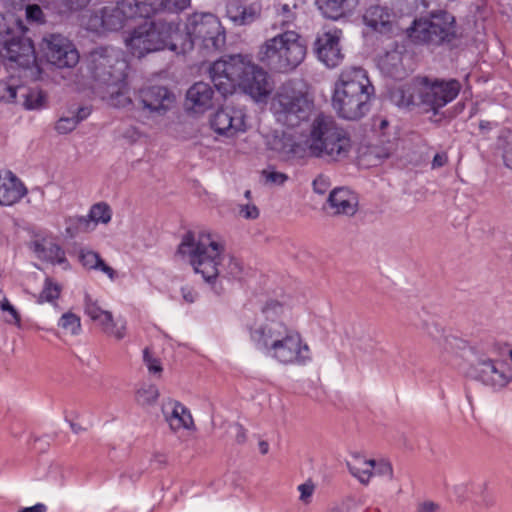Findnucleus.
I'll list each match as a JSON object with an SVG mask.
<instances>
[{
	"label": "nucleus",
	"instance_id": "f257e3e1",
	"mask_svg": "<svg viewBox=\"0 0 512 512\" xmlns=\"http://www.w3.org/2000/svg\"><path fill=\"white\" fill-rule=\"evenodd\" d=\"M285 307L277 302H267L249 335L256 349L283 365H306L311 360L308 344L300 333L283 321Z\"/></svg>",
	"mask_w": 512,
	"mask_h": 512
},
{
	"label": "nucleus",
	"instance_id": "f03ea898",
	"mask_svg": "<svg viewBox=\"0 0 512 512\" xmlns=\"http://www.w3.org/2000/svg\"><path fill=\"white\" fill-rule=\"evenodd\" d=\"M307 132L301 141L284 135L276 142L274 149L285 160L311 156L339 162L348 158L352 149L351 138L332 116L317 114L308 125Z\"/></svg>",
	"mask_w": 512,
	"mask_h": 512
},
{
	"label": "nucleus",
	"instance_id": "7ed1b4c3",
	"mask_svg": "<svg viewBox=\"0 0 512 512\" xmlns=\"http://www.w3.org/2000/svg\"><path fill=\"white\" fill-rule=\"evenodd\" d=\"M178 253L188 256L196 273L220 295L225 291L224 280H241L244 274L242 262L225 253L224 243L209 232H201L197 238L192 233L183 236Z\"/></svg>",
	"mask_w": 512,
	"mask_h": 512
},
{
	"label": "nucleus",
	"instance_id": "20e7f679",
	"mask_svg": "<svg viewBox=\"0 0 512 512\" xmlns=\"http://www.w3.org/2000/svg\"><path fill=\"white\" fill-rule=\"evenodd\" d=\"M210 78L216 90L223 96L232 94L240 87L256 101L266 100L274 89V83L262 67L247 56L230 55L215 61L209 68Z\"/></svg>",
	"mask_w": 512,
	"mask_h": 512
},
{
	"label": "nucleus",
	"instance_id": "39448f33",
	"mask_svg": "<svg viewBox=\"0 0 512 512\" xmlns=\"http://www.w3.org/2000/svg\"><path fill=\"white\" fill-rule=\"evenodd\" d=\"M374 87L367 72L356 66L343 69L335 82L332 105L339 117L359 120L370 110Z\"/></svg>",
	"mask_w": 512,
	"mask_h": 512
},
{
	"label": "nucleus",
	"instance_id": "423d86ee",
	"mask_svg": "<svg viewBox=\"0 0 512 512\" xmlns=\"http://www.w3.org/2000/svg\"><path fill=\"white\" fill-rule=\"evenodd\" d=\"M259 60L271 70L287 73L297 68L306 56V44L294 30L278 31L259 49Z\"/></svg>",
	"mask_w": 512,
	"mask_h": 512
},
{
	"label": "nucleus",
	"instance_id": "0eeeda50",
	"mask_svg": "<svg viewBox=\"0 0 512 512\" xmlns=\"http://www.w3.org/2000/svg\"><path fill=\"white\" fill-rule=\"evenodd\" d=\"M151 7L139 0H118L91 11L84 22L86 29L93 32L118 31L128 20L150 17Z\"/></svg>",
	"mask_w": 512,
	"mask_h": 512
},
{
	"label": "nucleus",
	"instance_id": "6e6552de",
	"mask_svg": "<svg viewBox=\"0 0 512 512\" xmlns=\"http://www.w3.org/2000/svg\"><path fill=\"white\" fill-rule=\"evenodd\" d=\"M271 109L281 124L294 128L306 122L313 109V101L308 94L294 83L283 84L277 90Z\"/></svg>",
	"mask_w": 512,
	"mask_h": 512
},
{
	"label": "nucleus",
	"instance_id": "1a4fd4ad",
	"mask_svg": "<svg viewBox=\"0 0 512 512\" xmlns=\"http://www.w3.org/2000/svg\"><path fill=\"white\" fill-rule=\"evenodd\" d=\"M409 36L415 42L434 46L450 43L457 36L455 17L444 10L432 12L428 18L414 21Z\"/></svg>",
	"mask_w": 512,
	"mask_h": 512
},
{
	"label": "nucleus",
	"instance_id": "9d476101",
	"mask_svg": "<svg viewBox=\"0 0 512 512\" xmlns=\"http://www.w3.org/2000/svg\"><path fill=\"white\" fill-rule=\"evenodd\" d=\"M183 34L189 37L191 49L194 42L208 52L220 51L226 43V32L220 19L212 13H193L187 18Z\"/></svg>",
	"mask_w": 512,
	"mask_h": 512
},
{
	"label": "nucleus",
	"instance_id": "9b49d317",
	"mask_svg": "<svg viewBox=\"0 0 512 512\" xmlns=\"http://www.w3.org/2000/svg\"><path fill=\"white\" fill-rule=\"evenodd\" d=\"M127 62L121 52L111 47H99L91 51L87 57V69L91 77L98 83V88L126 79Z\"/></svg>",
	"mask_w": 512,
	"mask_h": 512
},
{
	"label": "nucleus",
	"instance_id": "f8f14e48",
	"mask_svg": "<svg viewBox=\"0 0 512 512\" xmlns=\"http://www.w3.org/2000/svg\"><path fill=\"white\" fill-rule=\"evenodd\" d=\"M461 84L455 79H430L419 77L418 98L420 107L426 112L437 114L459 94Z\"/></svg>",
	"mask_w": 512,
	"mask_h": 512
},
{
	"label": "nucleus",
	"instance_id": "ddd939ff",
	"mask_svg": "<svg viewBox=\"0 0 512 512\" xmlns=\"http://www.w3.org/2000/svg\"><path fill=\"white\" fill-rule=\"evenodd\" d=\"M152 40L159 42L155 44L157 51L168 49L177 54L186 53L191 50L189 37L183 34L180 24L177 22L153 21L146 22Z\"/></svg>",
	"mask_w": 512,
	"mask_h": 512
},
{
	"label": "nucleus",
	"instance_id": "4468645a",
	"mask_svg": "<svg viewBox=\"0 0 512 512\" xmlns=\"http://www.w3.org/2000/svg\"><path fill=\"white\" fill-rule=\"evenodd\" d=\"M42 50L47 61L58 68H72L79 62V53L74 44L60 34L44 37Z\"/></svg>",
	"mask_w": 512,
	"mask_h": 512
},
{
	"label": "nucleus",
	"instance_id": "2eb2a0df",
	"mask_svg": "<svg viewBox=\"0 0 512 512\" xmlns=\"http://www.w3.org/2000/svg\"><path fill=\"white\" fill-rule=\"evenodd\" d=\"M85 314L96 322L104 333L121 340L126 335V321L118 318L114 320L110 311L102 309L97 300H94L89 294L84 297Z\"/></svg>",
	"mask_w": 512,
	"mask_h": 512
},
{
	"label": "nucleus",
	"instance_id": "dca6fc26",
	"mask_svg": "<svg viewBox=\"0 0 512 512\" xmlns=\"http://www.w3.org/2000/svg\"><path fill=\"white\" fill-rule=\"evenodd\" d=\"M476 379L494 391L504 389L511 381L512 374L506 364L492 359H483L477 363Z\"/></svg>",
	"mask_w": 512,
	"mask_h": 512
},
{
	"label": "nucleus",
	"instance_id": "f3484780",
	"mask_svg": "<svg viewBox=\"0 0 512 512\" xmlns=\"http://www.w3.org/2000/svg\"><path fill=\"white\" fill-rule=\"evenodd\" d=\"M211 127L220 135L233 137L246 131V114L244 108L226 106L219 109L211 120Z\"/></svg>",
	"mask_w": 512,
	"mask_h": 512
},
{
	"label": "nucleus",
	"instance_id": "a211bd4d",
	"mask_svg": "<svg viewBox=\"0 0 512 512\" xmlns=\"http://www.w3.org/2000/svg\"><path fill=\"white\" fill-rule=\"evenodd\" d=\"M139 99L150 114L163 116L174 108L176 97L167 87L149 86L140 89Z\"/></svg>",
	"mask_w": 512,
	"mask_h": 512
},
{
	"label": "nucleus",
	"instance_id": "6ab92c4d",
	"mask_svg": "<svg viewBox=\"0 0 512 512\" xmlns=\"http://www.w3.org/2000/svg\"><path fill=\"white\" fill-rule=\"evenodd\" d=\"M0 55L20 67H29L35 62V51L32 41L26 37H11L6 40Z\"/></svg>",
	"mask_w": 512,
	"mask_h": 512
},
{
	"label": "nucleus",
	"instance_id": "aec40b11",
	"mask_svg": "<svg viewBox=\"0 0 512 512\" xmlns=\"http://www.w3.org/2000/svg\"><path fill=\"white\" fill-rule=\"evenodd\" d=\"M262 13L260 2L229 0L226 3V16L237 26H246L258 20Z\"/></svg>",
	"mask_w": 512,
	"mask_h": 512
},
{
	"label": "nucleus",
	"instance_id": "412c9836",
	"mask_svg": "<svg viewBox=\"0 0 512 512\" xmlns=\"http://www.w3.org/2000/svg\"><path fill=\"white\" fill-rule=\"evenodd\" d=\"M339 40L336 31H329L319 35L315 41V52L318 59L329 68L339 65L343 58Z\"/></svg>",
	"mask_w": 512,
	"mask_h": 512
},
{
	"label": "nucleus",
	"instance_id": "4be33fe9",
	"mask_svg": "<svg viewBox=\"0 0 512 512\" xmlns=\"http://www.w3.org/2000/svg\"><path fill=\"white\" fill-rule=\"evenodd\" d=\"M328 208L333 215L353 216L359 205L358 196L348 188H335L327 199Z\"/></svg>",
	"mask_w": 512,
	"mask_h": 512
},
{
	"label": "nucleus",
	"instance_id": "5701e85b",
	"mask_svg": "<svg viewBox=\"0 0 512 512\" xmlns=\"http://www.w3.org/2000/svg\"><path fill=\"white\" fill-rule=\"evenodd\" d=\"M27 193L21 180L11 171L0 173V205L11 206L19 202Z\"/></svg>",
	"mask_w": 512,
	"mask_h": 512
},
{
	"label": "nucleus",
	"instance_id": "b1692460",
	"mask_svg": "<svg viewBox=\"0 0 512 512\" xmlns=\"http://www.w3.org/2000/svg\"><path fill=\"white\" fill-rule=\"evenodd\" d=\"M162 412L171 430L190 429L194 422L189 410L178 401H168L162 405Z\"/></svg>",
	"mask_w": 512,
	"mask_h": 512
},
{
	"label": "nucleus",
	"instance_id": "393cba45",
	"mask_svg": "<svg viewBox=\"0 0 512 512\" xmlns=\"http://www.w3.org/2000/svg\"><path fill=\"white\" fill-rule=\"evenodd\" d=\"M155 44H159V42H154V40L151 39L146 23L135 28L130 37L126 39V46L129 48L130 52L138 58H142L148 53L157 51Z\"/></svg>",
	"mask_w": 512,
	"mask_h": 512
},
{
	"label": "nucleus",
	"instance_id": "a878e982",
	"mask_svg": "<svg viewBox=\"0 0 512 512\" xmlns=\"http://www.w3.org/2000/svg\"><path fill=\"white\" fill-rule=\"evenodd\" d=\"M99 89L101 98L113 107H126L132 103L126 79L108 83Z\"/></svg>",
	"mask_w": 512,
	"mask_h": 512
},
{
	"label": "nucleus",
	"instance_id": "bb28decb",
	"mask_svg": "<svg viewBox=\"0 0 512 512\" xmlns=\"http://www.w3.org/2000/svg\"><path fill=\"white\" fill-rule=\"evenodd\" d=\"M418 87L419 77L414 79L411 83L391 88L389 91V99L394 105L398 107H420V99L418 98Z\"/></svg>",
	"mask_w": 512,
	"mask_h": 512
},
{
	"label": "nucleus",
	"instance_id": "cd10ccee",
	"mask_svg": "<svg viewBox=\"0 0 512 512\" xmlns=\"http://www.w3.org/2000/svg\"><path fill=\"white\" fill-rule=\"evenodd\" d=\"M380 71L391 78L402 79L406 75V69L403 64V51L398 48L386 51L378 59Z\"/></svg>",
	"mask_w": 512,
	"mask_h": 512
},
{
	"label": "nucleus",
	"instance_id": "c85d7f7f",
	"mask_svg": "<svg viewBox=\"0 0 512 512\" xmlns=\"http://www.w3.org/2000/svg\"><path fill=\"white\" fill-rule=\"evenodd\" d=\"M214 91L212 87L205 82H197L187 91V102L191 104L196 111H204L212 107Z\"/></svg>",
	"mask_w": 512,
	"mask_h": 512
},
{
	"label": "nucleus",
	"instance_id": "c756f323",
	"mask_svg": "<svg viewBox=\"0 0 512 512\" xmlns=\"http://www.w3.org/2000/svg\"><path fill=\"white\" fill-rule=\"evenodd\" d=\"M390 18L391 15L389 10L380 5L369 6L363 14L364 23L373 30L380 32L389 29L391 24Z\"/></svg>",
	"mask_w": 512,
	"mask_h": 512
},
{
	"label": "nucleus",
	"instance_id": "7c9ffc66",
	"mask_svg": "<svg viewBox=\"0 0 512 512\" xmlns=\"http://www.w3.org/2000/svg\"><path fill=\"white\" fill-rule=\"evenodd\" d=\"M33 250L39 259L51 263L62 264L66 262L64 250L56 243L48 240L34 241Z\"/></svg>",
	"mask_w": 512,
	"mask_h": 512
},
{
	"label": "nucleus",
	"instance_id": "2f4dec72",
	"mask_svg": "<svg viewBox=\"0 0 512 512\" xmlns=\"http://www.w3.org/2000/svg\"><path fill=\"white\" fill-rule=\"evenodd\" d=\"M358 3L359 0H325L321 10L325 17L337 20L351 13Z\"/></svg>",
	"mask_w": 512,
	"mask_h": 512
},
{
	"label": "nucleus",
	"instance_id": "473e14b6",
	"mask_svg": "<svg viewBox=\"0 0 512 512\" xmlns=\"http://www.w3.org/2000/svg\"><path fill=\"white\" fill-rule=\"evenodd\" d=\"M375 460H366L362 456L355 454L352 460L347 462L350 473L356 477L362 484H368L373 475Z\"/></svg>",
	"mask_w": 512,
	"mask_h": 512
},
{
	"label": "nucleus",
	"instance_id": "72a5a7b5",
	"mask_svg": "<svg viewBox=\"0 0 512 512\" xmlns=\"http://www.w3.org/2000/svg\"><path fill=\"white\" fill-rule=\"evenodd\" d=\"M79 259L82 265L87 269L100 270L105 273L111 280L117 276L116 271L108 266L100 255L92 250H81Z\"/></svg>",
	"mask_w": 512,
	"mask_h": 512
},
{
	"label": "nucleus",
	"instance_id": "f704fd0d",
	"mask_svg": "<svg viewBox=\"0 0 512 512\" xmlns=\"http://www.w3.org/2000/svg\"><path fill=\"white\" fill-rule=\"evenodd\" d=\"M90 109L88 107H80L76 113H72L71 116L61 117L55 124V130L59 134H68L72 132L77 125L85 120L90 115Z\"/></svg>",
	"mask_w": 512,
	"mask_h": 512
},
{
	"label": "nucleus",
	"instance_id": "c9c22d12",
	"mask_svg": "<svg viewBox=\"0 0 512 512\" xmlns=\"http://www.w3.org/2000/svg\"><path fill=\"white\" fill-rule=\"evenodd\" d=\"M191 5V0H152L148 3L151 7V14L154 13H170L178 14Z\"/></svg>",
	"mask_w": 512,
	"mask_h": 512
},
{
	"label": "nucleus",
	"instance_id": "e433bc0d",
	"mask_svg": "<svg viewBox=\"0 0 512 512\" xmlns=\"http://www.w3.org/2000/svg\"><path fill=\"white\" fill-rule=\"evenodd\" d=\"M296 19L295 12L290 8L288 4H282L277 7V15L272 29L278 31L292 30L291 26L294 24Z\"/></svg>",
	"mask_w": 512,
	"mask_h": 512
},
{
	"label": "nucleus",
	"instance_id": "4c0bfd02",
	"mask_svg": "<svg viewBox=\"0 0 512 512\" xmlns=\"http://www.w3.org/2000/svg\"><path fill=\"white\" fill-rule=\"evenodd\" d=\"M23 96V105L27 110H39L46 107V94L40 89H29Z\"/></svg>",
	"mask_w": 512,
	"mask_h": 512
},
{
	"label": "nucleus",
	"instance_id": "58836bf2",
	"mask_svg": "<svg viewBox=\"0 0 512 512\" xmlns=\"http://www.w3.org/2000/svg\"><path fill=\"white\" fill-rule=\"evenodd\" d=\"M396 149V145L392 141H388L383 145H371L367 148L366 156L370 158H374L375 162L373 165H377V162H380L386 158H388Z\"/></svg>",
	"mask_w": 512,
	"mask_h": 512
},
{
	"label": "nucleus",
	"instance_id": "ea45409f",
	"mask_svg": "<svg viewBox=\"0 0 512 512\" xmlns=\"http://www.w3.org/2000/svg\"><path fill=\"white\" fill-rule=\"evenodd\" d=\"M70 225L66 228L71 236L79 232H89L95 228L89 214L87 216H75L69 218Z\"/></svg>",
	"mask_w": 512,
	"mask_h": 512
},
{
	"label": "nucleus",
	"instance_id": "a19ab883",
	"mask_svg": "<svg viewBox=\"0 0 512 512\" xmlns=\"http://www.w3.org/2000/svg\"><path fill=\"white\" fill-rule=\"evenodd\" d=\"M159 397V391L155 385H148L139 388L136 392V402L141 406L153 405Z\"/></svg>",
	"mask_w": 512,
	"mask_h": 512
},
{
	"label": "nucleus",
	"instance_id": "79ce46f5",
	"mask_svg": "<svg viewBox=\"0 0 512 512\" xmlns=\"http://www.w3.org/2000/svg\"><path fill=\"white\" fill-rule=\"evenodd\" d=\"M58 326L71 335H78L81 331L80 318L72 312L64 313L59 319Z\"/></svg>",
	"mask_w": 512,
	"mask_h": 512
},
{
	"label": "nucleus",
	"instance_id": "37998d69",
	"mask_svg": "<svg viewBox=\"0 0 512 512\" xmlns=\"http://www.w3.org/2000/svg\"><path fill=\"white\" fill-rule=\"evenodd\" d=\"M89 216L94 226L98 223L107 224L111 220V210L107 204L97 203L91 207Z\"/></svg>",
	"mask_w": 512,
	"mask_h": 512
},
{
	"label": "nucleus",
	"instance_id": "c03bdc74",
	"mask_svg": "<svg viewBox=\"0 0 512 512\" xmlns=\"http://www.w3.org/2000/svg\"><path fill=\"white\" fill-rule=\"evenodd\" d=\"M61 292V287L53 282L52 279L46 278L44 282L43 290L41 291L38 302H52L59 298Z\"/></svg>",
	"mask_w": 512,
	"mask_h": 512
},
{
	"label": "nucleus",
	"instance_id": "a18cd8bd",
	"mask_svg": "<svg viewBox=\"0 0 512 512\" xmlns=\"http://www.w3.org/2000/svg\"><path fill=\"white\" fill-rule=\"evenodd\" d=\"M0 310L7 313L5 321L18 327L21 325V317L16 308L9 302L6 296L0 298Z\"/></svg>",
	"mask_w": 512,
	"mask_h": 512
},
{
	"label": "nucleus",
	"instance_id": "49530a36",
	"mask_svg": "<svg viewBox=\"0 0 512 512\" xmlns=\"http://www.w3.org/2000/svg\"><path fill=\"white\" fill-rule=\"evenodd\" d=\"M427 333L433 340L438 343L439 346L443 347L444 349H447V346L451 345L452 341L455 340L454 338L445 336L443 330L436 324L428 325Z\"/></svg>",
	"mask_w": 512,
	"mask_h": 512
},
{
	"label": "nucleus",
	"instance_id": "de8ad7c7",
	"mask_svg": "<svg viewBox=\"0 0 512 512\" xmlns=\"http://www.w3.org/2000/svg\"><path fill=\"white\" fill-rule=\"evenodd\" d=\"M60 13H68L85 8L90 0H56Z\"/></svg>",
	"mask_w": 512,
	"mask_h": 512
},
{
	"label": "nucleus",
	"instance_id": "09e8293b",
	"mask_svg": "<svg viewBox=\"0 0 512 512\" xmlns=\"http://www.w3.org/2000/svg\"><path fill=\"white\" fill-rule=\"evenodd\" d=\"M262 176L265 178L266 183L271 185L280 186L288 180V176L285 173L276 171L272 167H268L267 169L263 170Z\"/></svg>",
	"mask_w": 512,
	"mask_h": 512
},
{
	"label": "nucleus",
	"instance_id": "8fccbe9b",
	"mask_svg": "<svg viewBox=\"0 0 512 512\" xmlns=\"http://www.w3.org/2000/svg\"><path fill=\"white\" fill-rule=\"evenodd\" d=\"M143 361L150 373L160 374L162 372L160 360L152 355L149 348L143 350Z\"/></svg>",
	"mask_w": 512,
	"mask_h": 512
},
{
	"label": "nucleus",
	"instance_id": "3c124183",
	"mask_svg": "<svg viewBox=\"0 0 512 512\" xmlns=\"http://www.w3.org/2000/svg\"><path fill=\"white\" fill-rule=\"evenodd\" d=\"M17 97V87L9 85L6 82H0V100L12 102Z\"/></svg>",
	"mask_w": 512,
	"mask_h": 512
},
{
	"label": "nucleus",
	"instance_id": "603ef678",
	"mask_svg": "<svg viewBox=\"0 0 512 512\" xmlns=\"http://www.w3.org/2000/svg\"><path fill=\"white\" fill-rule=\"evenodd\" d=\"M26 17L27 20L31 23H43L44 22V14L42 9L38 5H28L26 7Z\"/></svg>",
	"mask_w": 512,
	"mask_h": 512
},
{
	"label": "nucleus",
	"instance_id": "864d4df0",
	"mask_svg": "<svg viewBox=\"0 0 512 512\" xmlns=\"http://www.w3.org/2000/svg\"><path fill=\"white\" fill-rule=\"evenodd\" d=\"M298 491L300 492L299 500L305 504L310 503L311 497L315 490V485L312 481H306L303 484L298 486Z\"/></svg>",
	"mask_w": 512,
	"mask_h": 512
},
{
	"label": "nucleus",
	"instance_id": "5fc2aeb1",
	"mask_svg": "<svg viewBox=\"0 0 512 512\" xmlns=\"http://www.w3.org/2000/svg\"><path fill=\"white\" fill-rule=\"evenodd\" d=\"M373 474L379 476H388L391 480L393 478V468L390 462L386 460L375 461Z\"/></svg>",
	"mask_w": 512,
	"mask_h": 512
},
{
	"label": "nucleus",
	"instance_id": "6e6d98bb",
	"mask_svg": "<svg viewBox=\"0 0 512 512\" xmlns=\"http://www.w3.org/2000/svg\"><path fill=\"white\" fill-rule=\"evenodd\" d=\"M238 212L241 217L249 220L256 219L259 216V209L251 203L239 205Z\"/></svg>",
	"mask_w": 512,
	"mask_h": 512
},
{
	"label": "nucleus",
	"instance_id": "4d7b16f0",
	"mask_svg": "<svg viewBox=\"0 0 512 512\" xmlns=\"http://www.w3.org/2000/svg\"><path fill=\"white\" fill-rule=\"evenodd\" d=\"M313 190L318 194H324L330 186L328 177L324 175L317 176L313 183Z\"/></svg>",
	"mask_w": 512,
	"mask_h": 512
},
{
	"label": "nucleus",
	"instance_id": "13d9d810",
	"mask_svg": "<svg viewBox=\"0 0 512 512\" xmlns=\"http://www.w3.org/2000/svg\"><path fill=\"white\" fill-rule=\"evenodd\" d=\"M439 506L431 501H425L417 506V512H438Z\"/></svg>",
	"mask_w": 512,
	"mask_h": 512
},
{
	"label": "nucleus",
	"instance_id": "bf43d9fd",
	"mask_svg": "<svg viewBox=\"0 0 512 512\" xmlns=\"http://www.w3.org/2000/svg\"><path fill=\"white\" fill-rule=\"evenodd\" d=\"M448 161L446 153H437L432 160V168L443 167Z\"/></svg>",
	"mask_w": 512,
	"mask_h": 512
},
{
	"label": "nucleus",
	"instance_id": "052dcab7",
	"mask_svg": "<svg viewBox=\"0 0 512 512\" xmlns=\"http://www.w3.org/2000/svg\"><path fill=\"white\" fill-rule=\"evenodd\" d=\"M234 428L236 430V435H235L236 442L239 444H243L247 439L245 428L241 424H235Z\"/></svg>",
	"mask_w": 512,
	"mask_h": 512
},
{
	"label": "nucleus",
	"instance_id": "680f3d73",
	"mask_svg": "<svg viewBox=\"0 0 512 512\" xmlns=\"http://www.w3.org/2000/svg\"><path fill=\"white\" fill-rule=\"evenodd\" d=\"M45 511H46V506L42 503H37L34 506L22 508L18 512H45Z\"/></svg>",
	"mask_w": 512,
	"mask_h": 512
},
{
	"label": "nucleus",
	"instance_id": "e2e57ef3",
	"mask_svg": "<svg viewBox=\"0 0 512 512\" xmlns=\"http://www.w3.org/2000/svg\"><path fill=\"white\" fill-rule=\"evenodd\" d=\"M388 121L385 118H376L373 123V127L380 131H383L388 126Z\"/></svg>",
	"mask_w": 512,
	"mask_h": 512
},
{
	"label": "nucleus",
	"instance_id": "0e129e2a",
	"mask_svg": "<svg viewBox=\"0 0 512 512\" xmlns=\"http://www.w3.org/2000/svg\"><path fill=\"white\" fill-rule=\"evenodd\" d=\"M182 295L184 300L188 303H193L195 301V293L190 289L183 288Z\"/></svg>",
	"mask_w": 512,
	"mask_h": 512
},
{
	"label": "nucleus",
	"instance_id": "69168bd1",
	"mask_svg": "<svg viewBox=\"0 0 512 512\" xmlns=\"http://www.w3.org/2000/svg\"><path fill=\"white\" fill-rule=\"evenodd\" d=\"M479 128L481 131H489L492 129V123L489 121L482 120L479 123Z\"/></svg>",
	"mask_w": 512,
	"mask_h": 512
},
{
	"label": "nucleus",
	"instance_id": "338daca9",
	"mask_svg": "<svg viewBox=\"0 0 512 512\" xmlns=\"http://www.w3.org/2000/svg\"><path fill=\"white\" fill-rule=\"evenodd\" d=\"M259 450L262 454H267L269 451V444L266 441H260Z\"/></svg>",
	"mask_w": 512,
	"mask_h": 512
},
{
	"label": "nucleus",
	"instance_id": "774afa93",
	"mask_svg": "<svg viewBox=\"0 0 512 512\" xmlns=\"http://www.w3.org/2000/svg\"><path fill=\"white\" fill-rule=\"evenodd\" d=\"M70 426L75 433H79V431L81 430V427L74 423H71Z\"/></svg>",
	"mask_w": 512,
	"mask_h": 512
}]
</instances>
